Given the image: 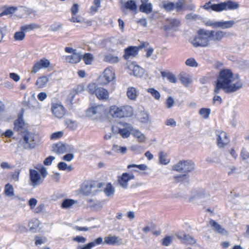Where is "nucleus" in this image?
<instances>
[{
    "label": "nucleus",
    "instance_id": "obj_15",
    "mask_svg": "<svg viewBox=\"0 0 249 249\" xmlns=\"http://www.w3.org/2000/svg\"><path fill=\"white\" fill-rule=\"evenodd\" d=\"M176 235L178 238L183 244L193 245L196 243L195 239L189 234L177 232Z\"/></svg>",
    "mask_w": 249,
    "mask_h": 249
},
{
    "label": "nucleus",
    "instance_id": "obj_5",
    "mask_svg": "<svg viewBox=\"0 0 249 249\" xmlns=\"http://www.w3.org/2000/svg\"><path fill=\"white\" fill-rule=\"evenodd\" d=\"M23 141L24 148L27 149H32L39 144L40 138L37 134L27 132L23 137Z\"/></svg>",
    "mask_w": 249,
    "mask_h": 249
},
{
    "label": "nucleus",
    "instance_id": "obj_59",
    "mask_svg": "<svg viewBox=\"0 0 249 249\" xmlns=\"http://www.w3.org/2000/svg\"><path fill=\"white\" fill-rule=\"evenodd\" d=\"M174 99L171 97L169 96L166 101V107L168 108H171L174 105Z\"/></svg>",
    "mask_w": 249,
    "mask_h": 249
},
{
    "label": "nucleus",
    "instance_id": "obj_44",
    "mask_svg": "<svg viewBox=\"0 0 249 249\" xmlns=\"http://www.w3.org/2000/svg\"><path fill=\"white\" fill-rule=\"evenodd\" d=\"M163 77H167V79L171 83H176L177 82V78L176 76L171 73L161 72Z\"/></svg>",
    "mask_w": 249,
    "mask_h": 249
},
{
    "label": "nucleus",
    "instance_id": "obj_41",
    "mask_svg": "<svg viewBox=\"0 0 249 249\" xmlns=\"http://www.w3.org/2000/svg\"><path fill=\"white\" fill-rule=\"evenodd\" d=\"M167 154L164 152L161 151L159 153V160L160 163L164 165L167 164L170 160L166 158Z\"/></svg>",
    "mask_w": 249,
    "mask_h": 249
},
{
    "label": "nucleus",
    "instance_id": "obj_54",
    "mask_svg": "<svg viewBox=\"0 0 249 249\" xmlns=\"http://www.w3.org/2000/svg\"><path fill=\"white\" fill-rule=\"evenodd\" d=\"M185 64L186 65L190 67H196L198 65L197 63L196 62V60L193 58H190L187 59L185 62Z\"/></svg>",
    "mask_w": 249,
    "mask_h": 249
},
{
    "label": "nucleus",
    "instance_id": "obj_55",
    "mask_svg": "<svg viewBox=\"0 0 249 249\" xmlns=\"http://www.w3.org/2000/svg\"><path fill=\"white\" fill-rule=\"evenodd\" d=\"M66 124L67 126L72 129H75L77 127L76 122L72 121L71 119H67L66 120Z\"/></svg>",
    "mask_w": 249,
    "mask_h": 249
},
{
    "label": "nucleus",
    "instance_id": "obj_34",
    "mask_svg": "<svg viewBox=\"0 0 249 249\" xmlns=\"http://www.w3.org/2000/svg\"><path fill=\"white\" fill-rule=\"evenodd\" d=\"M4 194L8 197H12L14 196V188L12 185L8 183L5 185Z\"/></svg>",
    "mask_w": 249,
    "mask_h": 249
},
{
    "label": "nucleus",
    "instance_id": "obj_13",
    "mask_svg": "<svg viewBox=\"0 0 249 249\" xmlns=\"http://www.w3.org/2000/svg\"><path fill=\"white\" fill-rule=\"evenodd\" d=\"M135 178V176L132 174L124 173L121 177H118V182L121 187L126 189L128 186V182L131 179Z\"/></svg>",
    "mask_w": 249,
    "mask_h": 249
},
{
    "label": "nucleus",
    "instance_id": "obj_42",
    "mask_svg": "<svg viewBox=\"0 0 249 249\" xmlns=\"http://www.w3.org/2000/svg\"><path fill=\"white\" fill-rule=\"evenodd\" d=\"M17 10V7L12 6L4 9L1 13H0V17L4 15H9L12 14Z\"/></svg>",
    "mask_w": 249,
    "mask_h": 249
},
{
    "label": "nucleus",
    "instance_id": "obj_10",
    "mask_svg": "<svg viewBox=\"0 0 249 249\" xmlns=\"http://www.w3.org/2000/svg\"><path fill=\"white\" fill-rule=\"evenodd\" d=\"M51 110L53 115L57 118H63L66 113V110L60 103H52Z\"/></svg>",
    "mask_w": 249,
    "mask_h": 249
},
{
    "label": "nucleus",
    "instance_id": "obj_11",
    "mask_svg": "<svg viewBox=\"0 0 249 249\" xmlns=\"http://www.w3.org/2000/svg\"><path fill=\"white\" fill-rule=\"evenodd\" d=\"M216 135L217 136V144L218 147H223L229 142V139L225 132L217 130Z\"/></svg>",
    "mask_w": 249,
    "mask_h": 249
},
{
    "label": "nucleus",
    "instance_id": "obj_20",
    "mask_svg": "<svg viewBox=\"0 0 249 249\" xmlns=\"http://www.w3.org/2000/svg\"><path fill=\"white\" fill-rule=\"evenodd\" d=\"M209 225L211 226L213 230L220 234H224L226 233V231L214 220L211 219L209 222Z\"/></svg>",
    "mask_w": 249,
    "mask_h": 249
},
{
    "label": "nucleus",
    "instance_id": "obj_2",
    "mask_svg": "<svg viewBox=\"0 0 249 249\" xmlns=\"http://www.w3.org/2000/svg\"><path fill=\"white\" fill-rule=\"evenodd\" d=\"M201 7L206 10L211 9L216 12H220L223 11L237 9L239 7V4L237 2L229 0L218 4H211V5L206 3Z\"/></svg>",
    "mask_w": 249,
    "mask_h": 249
},
{
    "label": "nucleus",
    "instance_id": "obj_33",
    "mask_svg": "<svg viewBox=\"0 0 249 249\" xmlns=\"http://www.w3.org/2000/svg\"><path fill=\"white\" fill-rule=\"evenodd\" d=\"M28 226L30 231L35 232L39 226V221L37 219L32 220L29 222Z\"/></svg>",
    "mask_w": 249,
    "mask_h": 249
},
{
    "label": "nucleus",
    "instance_id": "obj_52",
    "mask_svg": "<svg viewBox=\"0 0 249 249\" xmlns=\"http://www.w3.org/2000/svg\"><path fill=\"white\" fill-rule=\"evenodd\" d=\"M112 150L115 152H121V153L124 154L127 150V148L125 146H120L117 145H114L112 147Z\"/></svg>",
    "mask_w": 249,
    "mask_h": 249
},
{
    "label": "nucleus",
    "instance_id": "obj_38",
    "mask_svg": "<svg viewBox=\"0 0 249 249\" xmlns=\"http://www.w3.org/2000/svg\"><path fill=\"white\" fill-rule=\"evenodd\" d=\"M48 82V79L46 76H42L37 79L36 81V84L38 88H43Z\"/></svg>",
    "mask_w": 249,
    "mask_h": 249
},
{
    "label": "nucleus",
    "instance_id": "obj_28",
    "mask_svg": "<svg viewBox=\"0 0 249 249\" xmlns=\"http://www.w3.org/2000/svg\"><path fill=\"white\" fill-rule=\"evenodd\" d=\"M179 80L181 83L186 87H188L192 81L189 76L185 73H181L179 74Z\"/></svg>",
    "mask_w": 249,
    "mask_h": 249
},
{
    "label": "nucleus",
    "instance_id": "obj_30",
    "mask_svg": "<svg viewBox=\"0 0 249 249\" xmlns=\"http://www.w3.org/2000/svg\"><path fill=\"white\" fill-rule=\"evenodd\" d=\"M235 23L236 21L233 20L226 21H219V28L223 29L230 28H231Z\"/></svg>",
    "mask_w": 249,
    "mask_h": 249
},
{
    "label": "nucleus",
    "instance_id": "obj_46",
    "mask_svg": "<svg viewBox=\"0 0 249 249\" xmlns=\"http://www.w3.org/2000/svg\"><path fill=\"white\" fill-rule=\"evenodd\" d=\"M147 91L150 93L151 95L156 99L159 100L160 97V93L154 88H149L147 89Z\"/></svg>",
    "mask_w": 249,
    "mask_h": 249
},
{
    "label": "nucleus",
    "instance_id": "obj_32",
    "mask_svg": "<svg viewBox=\"0 0 249 249\" xmlns=\"http://www.w3.org/2000/svg\"><path fill=\"white\" fill-rule=\"evenodd\" d=\"M119 60L118 56L112 54H107L104 57V61L109 63H117Z\"/></svg>",
    "mask_w": 249,
    "mask_h": 249
},
{
    "label": "nucleus",
    "instance_id": "obj_21",
    "mask_svg": "<svg viewBox=\"0 0 249 249\" xmlns=\"http://www.w3.org/2000/svg\"><path fill=\"white\" fill-rule=\"evenodd\" d=\"M141 2L140 10L146 14L150 13L152 11V7L151 3L148 2V0H141Z\"/></svg>",
    "mask_w": 249,
    "mask_h": 249
},
{
    "label": "nucleus",
    "instance_id": "obj_22",
    "mask_svg": "<svg viewBox=\"0 0 249 249\" xmlns=\"http://www.w3.org/2000/svg\"><path fill=\"white\" fill-rule=\"evenodd\" d=\"M124 128H119L118 133L124 138H128L130 134V131L132 130V126L129 124H124Z\"/></svg>",
    "mask_w": 249,
    "mask_h": 249
},
{
    "label": "nucleus",
    "instance_id": "obj_51",
    "mask_svg": "<svg viewBox=\"0 0 249 249\" xmlns=\"http://www.w3.org/2000/svg\"><path fill=\"white\" fill-rule=\"evenodd\" d=\"M131 168H137L142 171H144L148 169L147 166L145 164H142L140 165L133 164L127 166L128 169H130Z\"/></svg>",
    "mask_w": 249,
    "mask_h": 249
},
{
    "label": "nucleus",
    "instance_id": "obj_47",
    "mask_svg": "<svg viewBox=\"0 0 249 249\" xmlns=\"http://www.w3.org/2000/svg\"><path fill=\"white\" fill-rule=\"evenodd\" d=\"M199 113L204 119H208L211 113V110L209 108H202L199 110Z\"/></svg>",
    "mask_w": 249,
    "mask_h": 249
},
{
    "label": "nucleus",
    "instance_id": "obj_6",
    "mask_svg": "<svg viewBox=\"0 0 249 249\" xmlns=\"http://www.w3.org/2000/svg\"><path fill=\"white\" fill-rule=\"evenodd\" d=\"M195 164L191 160H181L173 166L175 171L183 173H188L194 170Z\"/></svg>",
    "mask_w": 249,
    "mask_h": 249
},
{
    "label": "nucleus",
    "instance_id": "obj_43",
    "mask_svg": "<svg viewBox=\"0 0 249 249\" xmlns=\"http://www.w3.org/2000/svg\"><path fill=\"white\" fill-rule=\"evenodd\" d=\"M133 135L140 142H143L145 140L144 135L138 130H134L133 132Z\"/></svg>",
    "mask_w": 249,
    "mask_h": 249
},
{
    "label": "nucleus",
    "instance_id": "obj_4",
    "mask_svg": "<svg viewBox=\"0 0 249 249\" xmlns=\"http://www.w3.org/2000/svg\"><path fill=\"white\" fill-rule=\"evenodd\" d=\"M110 113L114 118L128 117L133 115V110L128 105L120 107L112 106L110 108Z\"/></svg>",
    "mask_w": 249,
    "mask_h": 249
},
{
    "label": "nucleus",
    "instance_id": "obj_62",
    "mask_svg": "<svg viewBox=\"0 0 249 249\" xmlns=\"http://www.w3.org/2000/svg\"><path fill=\"white\" fill-rule=\"evenodd\" d=\"M47 242V239L45 237H36L35 244L36 245H41Z\"/></svg>",
    "mask_w": 249,
    "mask_h": 249
},
{
    "label": "nucleus",
    "instance_id": "obj_16",
    "mask_svg": "<svg viewBox=\"0 0 249 249\" xmlns=\"http://www.w3.org/2000/svg\"><path fill=\"white\" fill-rule=\"evenodd\" d=\"M104 244L109 245H120L123 244V239L116 236L109 235L104 238Z\"/></svg>",
    "mask_w": 249,
    "mask_h": 249
},
{
    "label": "nucleus",
    "instance_id": "obj_27",
    "mask_svg": "<svg viewBox=\"0 0 249 249\" xmlns=\"http://www.w3.org/2000/svg\"><path fill=\"white\" fill-rule=\"evenodd\" d=\"M14 125L15 130L18 132L21 131L25 125V123L22 116H19L18 119L15 121Z\"/></svg>",
    "mask_w": 249,
    "mask_h": 249
},
{
    "label": "nucleus",
    "instance_id": "obj_35",
    "mask_svg": "<svg viewBox=\"0 0 249 249\" xmlns=\"http://www.w3.org/2000/svg\"><path fill=\"white\" fill-rule=\"evenodd\" d=\"M114 192L115 189L111 183H107L104 189V193L108 197H111L114 195Z\"/></svg>",
    "mask_w": 249,
    "mask_h": 249
},
{
    "label": "nucleus",
    "instance_id": "obj_8",
    "mask_svg": "<svg viewBox=\"0 0 249 249\" xmlns=\"http://www.w3.org/2000/svg\"><path fill=\"white\" fill-rule=\"evenodd\" d=\"M149 45V43L147 42H143L141 45L137 46H129L125 49V53L124 54V58L127 60L131 57H134L137 55L138 53V52L140 49L145 47Z\"/></svg>",
    "mask_w": 249,
    "mask_h": 249
},
{
    "label": "nucleus",
    "instance_id": "obj_26",
    "mask_svg": "<svg viewBox=\"0 0 249 249\" xmlns=\"http://www.w3.org/2000/svg\"><path fill=\"white\" fill-rule=\"evenodd\" d=\"M69 145L63 144L62 143H58L55 145L53 147V151L58 154H62L68 151V147Z\"/></svg>",
    "mask_w": 249,
    "mask_h": 249
},
{
    "label": "nucleus",
    "instance_id": "obj_53",
    "mask_svg": "<svg viewBox=\"0 0 249 249\" xmlns=\"http://www.w3.org/2000/svg\"><path fill=\"white\" fill-rule=\"evenodd\" d=\"M173 239V237L171 236H166L163 239L162 244L165 246H168L172 243Z\"/></svg>",
    "mask_w": 249,
    "mask_h": 249
},
{
    "label": "nucleus",
    "instance_id": "obj_58",
    "mask_svg": "<svg viewBox=\"0 0 249 249\" xmlns=\"http://www.w3.org/2000/svg\"><path fill=\"white\" fill-rule=\"evenodd\" d=\"M142 117L140 118V121L142 123H147L149 120V117L148 113L146 112H142L141 114Z\"/></svg>",
    "mask_w": 249,
    "mask_h": 249
},
{
    "label": "nucleus",
    "instance_id": "obj_60",
    "mask_svg": "<svg viewBox=\"0 0 249 249\" xmlns=\"http://www.w3.org/2000/svg\"><path fill=\"white\" fill-rule=\"evenodd\" d=\"M240 157L243 160L249 159V153L245 149L243 148L241 151Z\"/></svg>",
    "mask_w": 249,
    "mask_h": 249
},
{
    "label": "nucleus",
    "instance_id": "obj_64",
    "mask_svg": "<svg viewBox=\"0 0 249 249\" xmlns=\"http://www.w3.org/2000/svg\"><path fill=\"white\" fill-rule=\"evenodd\" d=\"M55 159V158L53 156H49L46 158L44 160V164L47 166L50 165L52 164V161Z\"/></svg>",
    "mask_w": 249,
    "mask_h": 249
},
{
    "label": "nucleus",
    "instance_id": "obj_19",
    "mask_svg": "<svg viewBox=\"0 0 249 249\" xmlns=\"http://www.w3.org/2000/svg\"><path fill=\"white\" fill-rule=\"evenodd\" d=\"M139 92L136 88L133 87H129L127 89L126 95L127 97L132 101H136Z\"/></svg>",
    "mask_w": 249,
    "mask_h": 249
},
{
    "label": "nucleus",
    "instance_id": "obj_40",
    "mask_svg": "<svg viewBox=\"0 0 249 249\" xmlns=\"http://www.w3.org/2000/svg\"><path fill=\"white\" fill-rule=\"evenodd\" d=\"M99 87L95 83H91L89 84L88 86V90L91 94H96L97 90Z\"/></svg>",
    "mask_w": 249,
    "mask_h": 249
},
{
    "label": "nucleus",
    "instance_id": "obj_50",
    "mask_svg": "<svg viewBox=\"0 0 249 249\" xmlns=\"http://www.w3.org/2000/svg\"><path fill=\"white\" fill-rule=\"evenodd\" d=\"M167 21L170 24L172 28L178 27L180 24V21L176 18H168Z\"/></svg>",
    "mask_w": 249,
    "mask_h": 249
},
{
    "label": "nucleus",
    "instance_id": "obj_14",
    "mask_svg": "<svg viewBox=\"0 0 249 249\" xmlns=\"http://www.w3.org/2000/svg\"><path fill=\"white\" fill-rule=\"evenodd\" d=\"M50 65V62L49 60L46 58H42L39 61L36 62L32 69V72L36 73L40 69L47 68Z\"/></svg>",
    "mask_w": 249,
    "mask_h": 249
},
{
    "label": "nucleus",
    "instance_id": "obj_1",
    "mask_svg": "<svg viewBox=\"0 0 249 249\" xmlns=\"http://www.w3.org/2000/svg\"><path fill=\"white\" fill-rule=\"evenodd\" d=\"M242 87L243 82L238 77L234 76L231 70L225 69L219 73L214 92L215 94H218L222 89L225 93H231L241 89Z\"/></svg>",
    "mask_w": 249,
    "mask_h": 249
},
{
    "label": "nucleus",
    "instance_id": "obj_45",
    "mask_svg": "<svg viewBox=\"0 0 249 249\" xmlns=\"http://www.w3.org/2000/svg\"><path fill=\"white\" fill-rule=\"evenodd\" d=\"M195 5L193 3L192 0H185V4L184 5V10H188L190 11H195Z\"/></svg>",
    "mask_w": 249,
    "mask_h": 249
},
{
    "label": "nucleus",
    "instance_id": "obj_17",
    "mask_svg": "<svg viewBox=\"0 0 249 249\" xmlns=\"http://www.w3.org/2000/svg\"><path fill=\"white\" fill-rule=\"evenodd\" d=\"M82 58V54L80 53H73L71 55L65 56V60L70 63H77L80 61Z\"/></svg>",
    "mask_w": 249,
    "mask_h": 249
},
{
    "label": "nucleus",
    "instance_id": "obj_9",
    "mask_svg": "<svg viewBox=\"0 0 249 249\" xmlns=\"http://www.w3.org/2000/svg\"><path fill=\"white\" fill-rule=\"evenodd\" d=\"M115 73L110 68L105 70L103 75L99 77V81L102 85H107L115 78Z\"/></svg>",
    "mask_w": 249,
    "mask_h": 249
},
{
    "label": "nucleus",
    "instance_id": "obj_56",
    "mask_svg": "<svg viewBox=\"0 0 249 249\" xmlns=\"http://www.w3.org/2000/svg\"><path fill=\"white\" fill-rule=\"evenodd\" d=\"M209 196L208 193H206L204 190H199L197 192L196 197L197 198H204Z\"/></svg>",
    "mask_w": 249,
    "mask_h": 249
},
{
    "label": "nucleus",
    "instance_id": "obj_31",
    "mask_svg": "<svg viewBox=\"0 0 249 249\" xmlns=\"http://www.w3.org/2000/svg\"><path fill=\"white\" fill-rule=\"evenodd\" d=\"M93 185L89 184L88 183H84L81 187V192L86 196L90 194Z\"/></svg>",
    "mask_w": 249,
    "mask_h": 249
},
{
    "label": "nucleus",
    "instance_id": "obj_3",
    "mask_svg": "<svg viewBox=\"0 0 249 249\" xmlns=\"http://www.w3.org/2000/svg\"><path fill=\"white\" fill-rule=\"evenodd\" d=\"M209 31L199 29L197 34L190 41L191 43L196 47H206L208 46L210 40Z\"/></svg>",
    "mask_w": 249,
    "mask_h": 249
},
{
    "label": "nucleus",
    "instance_id": "obj_48",
    "mask_svg": "<svg viewBox=\"0 0 249 249\" xmlns=\"http://www.w3.org/2000/svg\"><path fill=\"white\" fill-rule=\"evenodd\" d=\"M184 4L185 0H178L177 2L174 3L175 8L177 12H179L182 9L184 10Z\"/></svg>",
    "mask_w": 249,
    "mask_h": 249
},
{
    "label": "nucleus",
    "instance_id": "obj_49",
    "mask_svg": "<svg viewBox=\"0 0 249 249\" xmlns=\"http://www.w3.org/2000/svg\"><path fill=\"white\" fill-rule=\"evenodd\" d=\"M25 34L24 32L21 30L19 32H17L14 34V38L17 41H21L25 38Z\"/></svg>",
    "mask_w": 249,
    "mask_h": 249
},
{
    "label": "nucleus",
    "instance_id": "obj_39",
    "mask_svg": "<svg viewBox=\"0 0 249 249\" xmlns=\"http://www.w3.org/2000/svg\"><path fill=\"white\" fill-rule=\"evenodd\" d=\"M82 58L86 65H90L93 61L94 57L91 53H86L84 55H82Z\"/></svg>",
    "mask_w": 249,
    "mask_h": 249
},
{
    "label": "nucleus",
    "instance_id": "obj_18",
    "mask_svg": "<svg viewBox=\"0 0 249 249\" xmlns=\"http://www.w3.org/2000/svg\"><path fill=\"white\" fill-rule=\"evenodd\" d=\"M102 242L103 238L101 237H99L93 242L89 243L87 245L83 246L78 245L76 249H91L96 246L101 244Z\"/></svg>",
    "mask_w": 249,
    "mask_h": 249
},
{
    "label": "nucleus",
    "instance_id": "obj_25",
    "mask_svg": "<svg viewBox=\"0 0 249 249\" xmlns=\"http://www.w3.org/2000/svg\"><path fill=\"white\" fill-rule=\"evenodd\" d=\"M210 37L213 40H220L225 35V33L222 31H209Z\"/></svg>",
    "mask_w": 249,
    "mask_h": 249
},
{
    "label": "nucleus",
    "instance_id": "obj_12",
    "mask_svg": "<svg viewBox=\"0 0 249 249\" xmlns=\"http://www.w3.org/2000/svg\"><path fill=\"white\" fill-rule=\"evenodd\" d=\"M128 68L131 71L130 73L136 77H142L144 74V70L134 62L130 64Z\"/></svg>",
    "mask_w": 249,
    "mask_h": 249
},
{
    "label": "nucleus",
    "instance_id": "obj_57",
    "mask_svg": "<svg viewBox=\"0 0 249 249\" xmlns=\"http://www.w3.org/2000/svg\"><path fill=\"white\" fill-rule=\"evenodd\" d=\"M62 27V24L59 23H55L51 25L50 29L53 32L59 30Z\"/></svg>",
    "mask_w": 249,
    "mask_h": 249
},
{
    "label": "nucleus",
    "instance_id": "obj_37",
    "mask_svg": "<svg viewBox=\"0 0 249 249\" xmlns=\"http://www.w3.org/2000/svg\"><path fill=\"white\" fill-rule=\"evenodd\" d=\"M76 202L77 201L71 199H65L62 203L61 207L65 209L69 208Z\"/></svg>",
    "mask_w": 249,
    "mask_h": 249
},
{
    "label": "nucleus",
    "instance_id": "obj_24",
    "mask_svg": "<svg viewBox=\"0 0 249 249\" xmlns=\"http://www.w3.org/2000/svg\"><path fill=\"white\" fill-rule=\"evenodd\" d=\"M104 107L102 105L93 106L88 110L89 115H93L96 114H101L104 111Z\"/></svg>",
    "mask_w": 249,
    "mask_h": 249
},
{
    "label": "nucleus",
    "instance_id": "obj_61",
    "mask_svg": "<svg viewBox=\"0 0 249 249\" xmlns=\"http://www.w3.org/2000/svg\"><path fill=\"white\" fill-rule=\"evenodd\" d=\"M20 173V170L18 169H16L12 174V178L15 181H18L19 180V175Z\"/></svg>",
    "mask_w": 249,
    "mask_h": 249
},
{
    "label": "nucleus",
    "instance_id": "obj_63",
    "mask_svg": "<svg viewBox=\"0 0 249 249\" xmlns=\"http://www.w3.org/2000/svg\"><path fill=\"white\" fill-rule=\"evenodd\" d=\"M187 20H196L199 18V16L196 14L190 13L186 15L185 17Z\"/></svg>",
    "mask_w": 249,
    "mask_h": 249
},
{
    "label": "nucleus",
    "instance_id": "obj_36",
    "mask_svg": "<svg viewBox=\"0 0 249 249\" xmlns=\"http://www.w3.org/2000/svg\"><path fill=\"white\" fill-rule=\"evenodd\" d=\"M40 27V26L36 24H26L23 26H22L20 27V30L24 32H27L29 31H31L34 29H37Z\"/></svg>",
    "mask_w": 249,
    "mask_h": 249
},
{
    "label": "nucleus",
    "instance_id": "obj_7",
    "mask_svg": "<svg viewBox=\"0 0 249 249\" xmlns=\"http://www.w3.org/2000/svg\"><path fill=\"white\" fill-rule=\"evenodd\" d=\"M43 181V178L38 171L34 169L30 170L29 184L30 186L35 188L41 185Z\"/></svg>",
    "mask_w": 249,
    "mask_h": 249
},
{
    "label": "nucleus",
    "instance_id": "obj_29",
    "mask_svg": "<svg viewBox=\"0 0 249 249\" xmlns=\"http://www.w3.org/2000/svg\"><path fill=\"white\" fill-rule=\"evenodd\" d=\"M124 7L132 12H136L137 9V4L133 0H129L125 2L124 4Z\"/></svg>",
    "mask_w": 249,
    "mask_h": 249
},
{
    "label": "nucleus",
    "instance_id": "obj_23",
    "mask_svg": "<svg viewBox=\"0 0 249 249\" xmlns=\"http://www.w3.org/2000/svg\"><path fill=\"white\" fill-rule=\"evenodd\" d=\"M96 96L100 100H107L109 98V92L105 89L99 87Z\"/></svg>",
    "mask_w": 249,
    "mask_h": 249
}]
</instances>
